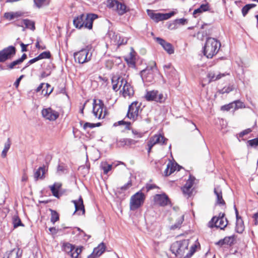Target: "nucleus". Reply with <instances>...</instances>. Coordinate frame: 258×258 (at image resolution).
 Instances as JSON below:
<instances>
[{
  "label": "nucleus",
  "mask_w": 258,
  "mask_h": 258,
  "mask_svg": "<svg viewBox=\"0 0 258 258\" xmlns=\"http://www.w3.org/2000/svg\"><path fill=\"white\" fill-rule=\"evenodd\" d=\"M97 18V15L95 14L90 13L86 16L81 14L74 18L73 23L76 28L80 29L84 27L90 30L92 28L93 21Z\"/></svg>",
  "instance_id": "nucleus-1"
},
{
  "label": "nucleus",
  "mask_w": 258,
  "mask_h": 258,
  "mask_svg": "<svg viewBox=\"0 0 258 258\" xmlns=\"http://www.w3.org/2000/svg\"><path fill=\"white\" fill-rule=\"evenodd\" d=\"M221 46L220 42L217 39L208 37L204 47V54L207 57L211 58L218 52Z\"/></svg>",
  "instance_id": "nucleus-2"
},
{
  "label": "nucleus",
  "mask_w": 258,
  "mask_h": 258,
  "mask_svg": "<svg viewBox=\"0 0 258 258\" xmlns=\"http://www.w3.org/2000/svg\"><path fill=\"white\" fill-rule=\"evenodd\" d=\"M188 244V240L186 239L177 241L171 245V251L176 256L181 258L183 256L185 251L187 250Z\"/></svg>",
  "instance_id": "nucleus-3"
},
{
  "label": "nucleus",
  "mask_w": 258,
  "mask_h": 258,
  "mask_svg": "<svg viewBox=\"0 0 258 258\" xmlns=\"http://www.w3.org/2000/svg\"><path fill=\"white\" fill-rule=\"evenodd\" d=\"M93 113L96 118H104L106 114V109L103 102L99 99L98 102L96 99L93 100Z\"/></svg>",
  "instance_id": "nucleus-4"
},
{
  "label": "nucleus",
  "mask_w": 258,
  "mask_h": 258,
  "mask_svg": "<svg viewBox=\"0 0 258 258\" xmlns=\"http://www.w3.org/2000/svg\"><path fill=\"white\" fill-rule=\"evenodd\" d=\"M145 195L141 191L137 192L131 198L130 207L131 210H136L144 203Z\"/></svg>",
  "instance_id": "nucleus-5"
},
{
  "label": "nucleus",
  "mask_w": 258,
  "mask_h": 258,
  "mask_svg": "<svg viewBox=\"0 0 258 258\" xmlns=\"http://www.w3.org/2000/svg\"><path fill=\"white\" fill-rule=\"evenodd\" d=\"M89 46H88L86 48L75 52L74 54V58L76 62L79 63H84L89 61L91 59L92 54H89Z\"/></svg>",
  "instance_id": "nucleus-6"
},
{
  "label": "nucleus",
  "mask_w": 258,
  "mask_h": 258,
  "mask_svg": "<svg viewBox=\"0 0 258 258\" xmlns=\"http://www.w3.org/2000/svg\"><path fill=\"white\" fill-rule=\"evenodd\" d=\"M147 12L150 19L156 23L163 20H167L174 15V12L163 14L160 13H155L153 10H147Z\"/></svg>",
  "instance_id": "nucleus-7"
},
{
  "label": "nucleus",
  "mask_w": 258,
  "mask_h": 258,
  "mask_svg": "<svg viewBox=\"0 0 258 258\" xmlns=\"http://www.w3.org/2000/svg\"><path fill=\"white\" fill-rule=\"evenodd\" d=\"M145 98L147 101H154L160 103H164L166 100V97L163 94L155 90L148 91L145 95Z\"/></svg>",
  "instance_id": "nucleus-8"
},
{
  "label": "nucleus",
  "mask_w": 258,
  "mask_h": 258,
  "mask_svg": "<svg viewBox=\"0 0 258 258\" xmlns=\"http://www.w3.org/2000/svg\"><path fill=\"white\" fill-rule=\"evenodd\" d=\"M16 48L14 46H10L0 51V62H3L13 57L16 54Z\"/></svg>",
  "instance_id": "nucleus-9"
},
{
  "label": "nucleus",
  "mask_w": 258,
  "mask_h": 258,
  "mask_svg": "<svg viewBox=\"0 0 258 258\" xmlns=\"http://www.w3.org/2000/svg\"><path fill=\"white\" fill-rule=\"evenodd\" d=\"M152 66L147 67L146 69L141 72V76L143 80L151 82L153 79V72L156 70V63L154 61L152 62Z\"/></svg>",
  "instance_id": "nucleus-10"
},
{
  "label": "nucleus",
  "mask_w": 258,
  "mask_h": 258,
  "mask_svg": "<svg viewBox=\"0 0 258 258\" xmlns=\"http://www.w3.org/2000/svg\"><path fill=\"white\" fill-rule=\"evenodd\" d=\"M228 224V221L226 218H217L216 216L212 218L209 223V226L210 227H215L220 228L221 229H224Z\"/></svg>",
  "instance_id": "nucleus-11"
},
{
  "label": "nucleus",
  "mask_w": 258,
  "mask_h": 258,
  "mask_svg": "<svg viewBox=\"0 0 258 258\" xmlns=\"http://www.w3.org/2000/svg\"><path fill=\"white\" fill-rule=\"evenodd\" d=\"M41 113L44 118L50 121L56 120L59 116V113L51 108L43 109Z\"/></svg>",
  "instance_id": "nucleus-12"
},
{
  "label": "nucleus",
  "mask_w": 258,
  "mask_h": 258,
  "mask_svg": "<svg viewBox=\"0 0 258 258\" xmlns=\"http://www.w3.org/2000/svg\"><path fill=\"white\" fill-rule=\"evenodd\" d=\"M155 39L156 41L162 46L163 49L169 54H172L174 53V49L171 44L166 42L165 40L159 37H156Z\"/></svg>",
  "instance_id": "nucleus-13"
},
{
  "label": "nucleus",
  "mask_w": 258,
  "mask_h": 258,
  "mask_svg": "<svg viewBox=\"0 0 258 258\" xmlns=\"http://www.w3.org/2000/svg\"><path fill=\"white\" fill-rule=\"evenodd\" d=\"M195 178L191 175H190L189 179L187 180L186 183L183 187H182V190L184 195H187L188 197L191 194V189Z\"/></svg>",
  "instance_id": "nucleus-14"
},
{
  "label": "nucleus",
  "mask_w": 258,
  "mask_h": 258,
  "mask_svg": "<svg viewBox=\"0 0 258 258\" xmlns=\"http://www.w3.org/2000/svg\"><path fill=\"white\" fill-rule=\"evenodd\" d=\"M122 89L121 91L122 95L124 97H131L134 94L133 88L131 86V84L127 82L126 80H124V83L122 85Z\"/></svg>",
  "instance_id": "nucleus-15"
},
{
  "label": "nucleus",
  "mask_w": 258,
  "mask_h": 258,
  "mask_svg": "<svg viewBox=\"0 0 258 258\" xmlns=\"http://www.w3.org/2000/svg\"><path fill=\"white\" fill-rule=\"evenodd\" d=\"M128 40V38L127 37L124 36L120 33H116V34L113 36L112 38V41L118 47L126 44Z\"/></svg>",
  "instance_id": "nucleus-16"
},
{
  "label": "nucleus",
  "mask_w": 258,
  "mask_h": 258,
  "mask_svg": "<svg viewBox=\"0 0 258 258\" xmlns=\"http://www.w3.org/2000/svg\"><path fill=\"white\" fill-rule=\"evenodd\" d=\"M168 139L165 138L161 135H155L151 137L149 142L152 143V145H155L157 144L160 145H165L167 144Z\"/></svg>",
  "instance_id": "nucleus-17"
},
{
  "label": "nucleus",
  "mask_w": 258,
  "mask_h": 258,
  "mask_svg": "<svg viewBox=\"0 0 258 258\" xmlns=\"http://www.w3.org/2000/svg\"><path fill=\"white\" fill-rule=\"evenodd\" d=\"M72 202L74 203L75 207V211L74 214L76 212H78L79 214H81L80 213V212H82L81 214L84 215L85 214V210L83 204V200L82 197H80L78 200H73Z\"/></svg>",
  "instance_id": "nucleus-18"
},
{
  "label": "nucleus",
  "mask_w": 258,
  "mask_h": 258,
  "mask_svg": "<svg viewBox=\"0 0 258 258\" xmlns=\"http://www.w3.org/2000/svg\"><path fill=\"white\" fill-rule=\"evenodd\" d=\"M125 79L121 76H114L112 77L111 81L112 84V89L115 91L119 90L118 84L120 83V87H122Z\"/></svg>",
  "instance_id": "nucleus-19"
},
{
  "label": "nucleus",
  "mask_w": 258,
  "mask_h": 258,
  "mask_svg": "<svg viewBox=\"0 0 258 258\" xmlns=\"http://www.w3.org/2000/svg\"><path fill=\"white\" fill-rule=\"evenodd\" d=\"M154 201L157 205L161 206H165L167 205L169 199L168 197L165 195H156L154 197Z\"/></svg>",
  "instance_id": "nucleus-20"
},
{
  "label": "nucleus",
  "mask_w": 258,
  "mask_h": 258,
  "mask_svg": "<svg viewBox=\"0 0 258 258\" xmlns=\"http://www.w3.org/2000/svg\"><path fill=\"white\" fill-rule=\"evenodd\" d=\"M214 194L216 196V204L221 206L226 207V203L222 197V190L219 187L214 188Z\"/></svg>",
  "instance_id": "nucleus-21"
},
{
  "label": "nucleus",
  "mask_w": 258,
  "mask_h": 258,
  "mask_svg": "<svg viewBox=\"0 0 258 258\" xmlns=\"http://www.w3.org/2000/svg\"><path fill=\"white\" fill-rule=\"evenodd\" d=\"M22 251L19 248H14L7 252L4 258H19L22 255Z\"/></svg>",
  "instance_id": "nucleus-22"
},
{
  "label": "nucleus",
  "mask_w": 258,
  "mask_h": 258,
  "mask_svg": "<svg viewBox=\"0 0 258 258\" xmlns=\"http://www.w3.org/2000/svg\"><path fill=\"white\" fill-rule=\"evenodd\" d=\"M210 9V6L208 3L202 4L200 6V8L194 10L193 12V16L196 18V15L198 14H201L204 12L208 11Z\"/></svg>",
  "instance_id": "nucleus-23"
},
{
  "label": "nucleus",
  "mask_w": 258,
  "mask_h": 258,
  "mask_svg": "<svg viewBox=\"0 0 258 258\" xmlns=\"http://www.w3.org/2000/svg\"><path fill=\"white\" fill-rule=\"evenodd\" d=\"M61 186V183L59 182H55L53 185L49 186L51 192L55 197H59L58 190L60 188Z\"/></svg>",
  "instance_id": "nucleus-24"
},
{
  "label": "nucleus",
  "mask_w": 258,
  "mask_h": 258,
  "mask_svg": "<svg viewBox=\"0 0 258 258\" xmlns=\"http://www.w3.org/2000/svg\"><path fill=\"white\" fill-rule=\"evenodd\" d=\"M225 75V74L221 73L216 75L214 72H210L208 73L207 77L209 79V82L210 83L212 81L218 80Z\"/></svg>",
  "instance_id": "nucleus-25"
},
{
  "label": "nucleus",
  "mask_w": 258,
  "mask_h": 258,
  "mask_svg": "<svg viewBox=\"0 0 258 258\" xmlns=\"http://www.w3.org/2000/svg\"><path fill=\"white\" fill-rule=\"evenodd\" d=\"M105 246L103 243L100 244L97 247L94 249L93 254L97 256L101 255L105 251Z\"/></svg>",
  "instance_id": "nucleus-26"
},
{
  "label": "nucleus",
  "mask_w": 258,
  "mask_h": 258,
  "mask_svg": "<svg viewBox=\"0 0 258 258\" xmlns=\"http://www.w3.org/2000/svg\"><path fill=\"white\" fill-rule=\"evenodd\" d=\"M22 24L25 28L29 29L31 31H34L35 29V23L33 21L28 19H24L22 21Z\"/></svg>",
  "instance_id": "nucleus-27"
},
{
  "label": "nucleus",
  "mask_w": 258,
  "mask_h": 258,
  "mask_svg": "<svg viewBox=\"0 0 258 258\" xmlns=\"http://www.w3.org/2000/svg\"><path fill=\"white\" fill-rule=\"evenodd\" d=\"M45 173V169L44 167H40L34 173V177L35 180H37L39 178H43Z\"/></svg>",
  "instance_id": "nucleus-28"
},
{
  "label": "nucleus",
  "mask_w": 258,
  "mask_h": 258,
  "mask_svg": "<svg viewBox=\"0 0 258 258\" xmlns=\"http://www.w3.org/2000/svg\"><path fill=\"white\" fill-rule=\"evenodd\" d=\"M140 108V105L138 102H133L128 107V108L130 109L133 112L137 114L138 116Z\"/></svg>",
  "instance_id": "nucleus-29"
},
{
  "label": "nucleus",
  "mask_w": 258,
  "mask_h": 258,
  "mask_svg": "<svg viewBox=\"0 0 258 258\" xmlns=\"http://www.w3.org/2000/svg\"><path fill=\"white\" fill-rule=\"evenodd\" d=\"M116 7L118 13L120 15L124 14L126 12V6L118 1L117 4H116Z\"/></svg>",
  "instance_id": "nucleus-30"
},
{
  "label": "nucleus",
  "mask_w": 258,
  "mask_h": 258,
  "mask_svg": "<svg viewBox=\"0 0 258 258\" xmlns=\"http://www.w3.org/2000/svg\"><path fill=\"white\" fill-rule=\"evenodd\" d=\"M101 168L103 170V173L107 174L112 169V165L109 164L106 162H102L100 165Z\"/></svg>",
  "instance_id": "nucleus-31"
},
{
  "label": "nucleus",
  "mask_w": 258,
  "mask_h": 258,
  "mask_svg": "<svg viewBox=\"0 0 258 258\" xmlns=\"http://www.w3.org/2000/svg\"><path fill=\"white\" fill-rule=\"evenodd\" d=\"M256 4H247L244 6L242 9V13L243 16H245L248 13V11L252 8H253L256 7Z\"/></svg>",
  "instance_id": "nucleus-32"
},
{
  "label": "nucleus",
  "mask_w": 258,
  "mask_h": 258,
  "mask_svg": "<svg viewBox=\"0 0 258 258\" xmlns=\"http://www.w3.org/2000/svg\"><path fill=\"white\" fill-rule=\"evenodd\" d=\"M74 248L75 246L69 243H64L63 244L62 250L66 252L71 253V252L74 250Z\"/></svg>",
  "instance_id": "nucleus-33"
},
{
  "label": "nucleus",
  "mask_w": 258,
  "mask_h": 258,
  "mask_svg": "<svg viewBox=\"0 0 258 258\" xmlns=\"http://www.w3.org/2000/svg\"><path fill=\"white\" fill-rule=\"evenodd\" d=\"M183 221H184V215H182L177 219L176 223L174 225L171 226V229H175L176 228H179L181 226Z\"/></svg>",
  "instance_id": "nucleus-34"
},
{
  "label": "nucleus",
  "mask_w": 258,
  "mask_h": 258,
  "mask_svg": "<svg viewBox=\"0 0 258 258\" xmlns=\"http://www.w3.org/2000/svg\"><path fill=\"white\" fill-rule=\"evenodd\" d=\"M198 246H200V243L196 241V243L191 246L189 252L186 255L185 257L189 258L192 255L196 252V249Z\"/></svg>",
  "instance_id": "nucleus-35"
},
{
  "label": "nucleus",
  "mask_w": 258,
  "mask_h": 258,
  "mask_svg": "<svg viewBox=\"0 0 258 258\" xmlns=\"http://www.w3.org/2000/svg\"><path fill=\"white\" fill-rule=\"evenodd\" d=\"M11 146V141L10 139H8L7 142L5 144L4 149L2 152V157L5 158L7 156L8 151H9Z\"/></svg>",
  "instance_id": "nucleus-36"
},
{
  "label": "nucleus",
  "mask_w": 258,
  "mask_h": 258,
  "mask_svg": "<svg viewBox=\"0 0 258 258\" xmlns=\"http://www.w3.org/2000/svg\"><path fill=\"white\" fill-rule=\"evenodd\" d=\"M168 165H169L170 166L169 174H171L173 173L176 169L179 171L180 168L179 165H178L176 163H172L171 161L168 163Z\"/></svg>",
  "instance_id": "nucleus-37"
},
{
  "label": "nucleus",
  "mask_w": 258,
  "mask_h": 258,
  "mask_svg": "<svg viewBox=\"0 0 258 258\" xmlns=\"http://www.w3.org/2000/svg\"><path fill=\"white\" fill-rule=\"evenodd\" d=\"M51 212V222L53 224L59 220V215L54 210L50 209Z\"/></svg>",
  "instance_id": "nucleus-38"
},
{
  "label": "nucleus",
  "mask_w": 258,
  "mask_h": 258,
  "mask_svg": "<svg viewBox=\"0 0 258 258\" xmlns=\"http://www.w3.org/2000/svg\"><path fill=\"white\" fill-rule=\"evenodd\" d=\"M13 223L14 228H17L20 226H23L20 219L17 216H14L13 218Z\"/></svg>",
  "instance_id": "nucleus-39"
},
{
  "label": "nucleus",
  "mask_w": 258,
  "mask_h": 258,
  "mask_svg": "<svg viewBox=\"0 0 258 258\" xmlns=\"http://www.w3.org/2000/svg\"><path fill=\"white\" fill-rule=\"evenodd\" d=\"M82 251V249L80 248H74V250L72 251L70 255L72 257V258H79V254Z\"/></svg>",
  "instance_id": "nucleus-40"
},
{
  "label": "nucleus",
  "mask_w": 258,
  "mask_h": 258,
  "mask_svg": "<svg viewBox=\"0 0 258 258\" xmlns=\"http://www.w3.org/2000/svg\"><path fill=\"white\" fill-rule=\"evenodd\" d=\"M187 23V20L186 19L184 18H181L179 19H176L174 20V23L172 24V25H183ZM172 26V24H171L169 27H171Z\"/></svg>",
  "instance_id": "nucleus-41"
},
{
  "label": "nucleus",
  "mask_w": 258,
  "mask_h": 258,
  "mask_svg": "<svg viewBox=\"0 0 258 258\" xmlns=\"http://www.w3.org/2000/svg\"><path fill=\"white\" fill-rule=\"evenodd\" d=\"M126 116L131 120L135 121L137 119L138 116L137 115V114H136L128 108Z\"/></svg>",
  "instance_id": "nucleus-42"
},
{
  "label": "nucleus",
  "mask_w": 258,
  "mask_h": 258,
  "mask_svg": "<svg viewBox=\"0 0 258 258\" xmlns=\"http://www.w3.org/2000/svg\"><path fill=\"white\" fill-rule=\"evenodd\" d=\"M20 64H21L20 61L18 59H17L9 63L7 65V68L10 70H12L14 69L16 66L19 65Z\"/></svg>",
  "instance_id": "nucleus-43"
},
{
  "label": "nucleus",
  "mask_w": 258,
  "mask_h": 258,
  "mask_svg": "<svg viewBox=\"0 0 258 258\" xmlns=\"http://www.w3.org/2000/svg\"><path fill=\"white\" fill-rule=\"evenodd\" d=\"M39 59L43 58H49L51 56V54L49 51H44L40 53L38 56Z\"/></svg>",
  "instance_id": "nucleus-44"
},
{
  "label": "nucleus",
  "mask_w": 258,
  "mask_h": 258,
  "mask_svg": "<svg viewBox=\"0 0 258 258\" xmlns=\"http://www.w3.org/2000/svg\"><path fill=\"white\" fill-rule=\"evenodd\" d=\"M233 103L234 106V108L235 109H238V108H242L244 107V104L243 102H241L239 100H236L234 102H233Z\"/></svg>",
  "instance_id": "nucleus-45"
},
{
  "label": "nucleus",
  "mask_w": 258,
  "mask_h": 258,
  "mask_svg": "<svg viewBox=\"0 0 258 258\" xmlns=\"http://www.w3.org/2000/svg\"><path fill=\"white\" fill-rule=\"evenodd\" d=\"M236 230L238 233H241L244 230V227L242 222L236 223Z\"/></svg>",
  "instance_id": "nucleus-46"
},
{
  "label": "nucleus",
  "mask_w": 258,
  "mask_h": 258,
  "mask_svg": "<svg viewBox=\"0 0 258 258\" xmlns=\"http://www.w3.org/2000/svg\"><path fill=\"white\" fill-rule=\"evenodd\" d=\"M233 104H234L233 103V102H232L228 104L223 105V106H221V109L222 110H224V111H225V110L228 111L230 109H231V108H234Z\"/></svg>",
  "instance_id": "nucleus-47"
},
{
  "label": "nucleus",
  "mask_w": 258,
  "mask_h": 258,
  "mask_svg": "<svg viewBox=\"0 0 258 258\" xmlns=\"http://www.w3.org/2000/svg\"><path fill=\"white\" fill-rule=\"evenodd\" d=\"M229 240H230V238L226 237L223 239L219 240L218 242H217L216 243V244L220 245V246H223L226 244H228Z\"/></svg>",
  "instance_id": "nucleus-48"
},
{
  "label": "nucleus",
  "mask_w": 258,
  "mask_h": 258,
  "mask_svg": "<svg viewBox=\"0 0 258 258\" xmlns=\"http://www.w3.org/2000/svg\"><path fill=\"white\" fill-rule=\"evenodd\" d=\"M46 87H47V90H46L45 93H44V91L45 89H43L42 90V93L44 95H49L52 92L53 88H51L50 85L49 84H46Z\"/></svg>",
  "instance_id": "nucleus-49"
},
{
  "label": "nucleus",
  "mask_w": 258,
  "mask_h": 258,
  "mask_svg": "<svg viewBox=\"0 0 258 258\" xmlns=\"http://www.w3.org/2000/svg\"><path fill=\"white\" fill-rule=\"evenodd\" d=\"M4 17L5 18L9 19L10 20H13L15 17V14L13 13L8 12L6 13L4 15Z\"/></svg>",
  "instance_id": "nucleus-50"
},
{
  "label": "nucleus",
  "mask_w": 258,
  "mask_h": 258,
  "mask_svg": "<svg viewBox=\"0 0 258 258\" xmlns=\"http://www.w3.org/2000/svg\"><path fill=\"white\" fill-rule=\"evenodd\" d=\"M117 4V1L116 0H108L107 6L110 8H112L116 6Z\"/></svg>",
  "instance_id": "nucleus-51"
},
{
  "label": "nucleus",
  "mask_w": 258,
  "mask_h": 258,
  "mask_svg": "<svg viewBox=\"0 0 258 258\" xmlns=\"http://www.w3.org/2000/svg\"><path fill=\"white\" fill-rule=\"evenodd\" d=\"M96 126V125L94 123L90 122H86L84 124L83 127L84 130H86L88 128H93Z\"/></svg>",
  "instance_id": "nucleus-52"
},
{
  "label": "nucleus",
  "mask_w": 258,
  "mask_h": 258,
  "mask_svg": "<svg viewBox=\"0 0 258 258\" xmlns=\"http://www.w3.org/2000/svg\"><path fill=\"white\" fill-rule=\"evenodd\" d=\"M120 142L124 143V144H135L136 141L132 139H123L122 141L120 140Z\"/></svg>",
  "instance_id": "nucleus-53"
},
{
  "label": "nucleus",
  "mask_w": 258,
  "mask_h": 258,
  "mask_svg": "<svg viewBox=\"0 0 258 258\" xmlns=\"http://www.w3.org/2000/svg\"><path fill=\"white\" fill-rule=\"evenodd\" d=\"M46 1V0H34V2L36 6L40 8L44 5Z\"/></svg>",
  "instance_id": "nucleus-54"
},
{
  "label": "nucleus",
  "mask_w": 258,
  "mask_h": 258,
  "mask_svg": "<svg viewBox=\"0 0 258 258\" xmlns=\"http://www.w3.org/2000/svg\"><path fill=\"white\" fill-rule=\"evenodd\" d=\"M132 185L131 180L128 181V182L120 187V189L121 190H126L128 189Z\"/></svg>",
  "instance_id": "nucleus-55"
},
{
  "label": "nucleus",
  "mask_w": 258,
  "mask_h": 258,
  "mask_svg": "<svg viewBox=\"0 0 258 258\" xmlns=\"http://www.w3.org/2000/svg\"><path fill=\"white\" fill-rule=\"evenodd\" d=\"M249 145L251 146H258V138H255L248 141Z\"/></svg>",
  "instance_id": "nucleus-56"
},
{
  "label": "nucleus",
  "mask_w": 258,
  "mask_h": 258,
  "mask_svg": "<svg viewBox=\"0 0 258 258\" xmlns=\"http://www.w3.org/2000/svg\"><path fill=\"white\" fill-rule=\"evenodd\" d=\"M212 26L210 24H204L203 25H202V27H201V28L203 29H205V31L208 30V31H210V30H212Z\"/></svg>",
  "instance_id": "nucleus-57"
},
{
  "label": "nucleus",
  "mask_w": 258,
  "mask_h": 258,
  "mask_svg": "<svg viewBox=\"0 0 258 258\" xmlns=\"http://www.w3.org/2000/svg\"><path fill=\"white\" fill-rule=\"evenodd\" d=\"M163 68H164V70L165 72L166 73H168V70H171V71H174V70L172 67L171 64H170V63L164 66Z\"/></svg>",
  "instance_id": "nucleus-58"
},
{
  "label": "nucleus",
  "mask_w": 258,
  "mask_h": 258,
  "mask_svg": "<svg viewBox=\"0 0 258 258\" xmlns=\"http://www.w3.org/2000/svg\"><path fill=\"white\" fill-rule=\"evenodd\" d=\"M158 187L154 184L147 183L146 185V191H148L154 188H157Z\"/></svg>",
  "instance_id": "nucleus-59"
},
{
  "label": "nucleus",
  "mask_w": 258,
  "mask_h": 258,
  "mask_svg": "<svg viewBox=\"0 0 258 258\" xmlns=\"http://www.w3.org/2000/svg\"><path fill=\"white\" fill-rule=\"evenodd\" d=\"M252 130L251 128H247L244 131H243L242 132H241L240 134H239V137H243V136H244L245 135L250 133V132H251Z\"/></svg>",
  "instance_id": "nucleus-60"
},
{
  "label": "nucleus",
  "mask_w": 258,
  "mask_h": 258,
  "mask_svg": "<svg viewBox=\"0 0 258 258\" xmlns=\"http://www.w3.org/2000/svg\"><path fill=\"white\" fill-rule=\"evenodd\" d=\"M117 124L118 125H122V124L125 125L126 129H129L130 126L131 125V123L130 122H125L123 120L118 121Z\"/></svg>",
  "instance_id": "nucleus-61"
},
{
  "label": "nucleus",
  "mask_w": 258,
  "mask_h": 258,
  "mask_svg": "<svg viewBox=\"0 0 258 258\" xmlns=\"http://www.w3.org/2000/svg\"><path fill=\"white\" fill-rule=\"evenodd\" d=\"M233 89L234 88L232 86H229L227 88H224L222 90V93H228L232 91Z\"/></svg>",
  "instance_id": "nucleus-62"
},
{
  "label": "nucleus",
  "mask_w": 258,
  "mask_h": 258,
  "mask_svg": "<svg viewBox=\"0 0 258 258\" xmlns=\"http://www.w3.org/2000/svg\"><path fill=\"white\" fill-rule=\"evenodd\" d=\"M24 77V75H21L19 78H18L14 84V85L16 88H18L19 86L20 82L22 79Z\"/></svg>",
  "instance_id": "nucleus-63"
},
{
  "label": "nucleus",
  "mask_w": 258,
  "mask_h": 258,
  "mask_svg": "<svg viewBox=\"0 0 258 258\" xmlns=\"http://www.w3.org/2000/svg\"><path fill=\"white\" fill-rule=\"evenodd\" d=\"M169 170H170V166L169 165H168V164L166 165V168L164 170V174L165 176H169L171 174H169Z\"/></svg>",
  "instance_id": "nucleus-64"
}]
</instances>
